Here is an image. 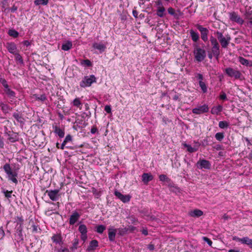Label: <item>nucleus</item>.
I'll list each match as a JSON object with an SVG mask.
<instances>
[{"label": "nucleus", "instance_id": "72a5a7b5", "mask_svg": "<svg viewBox=\"0 0 252 252\" xmlns=\"http://www.w3.org/2000/svg\"><path fill=\"white\" fill-rule=\"evenodd\" d=\"M229 126V124L228 122L226 121H220L219 123V126L220 128H226Z\"/></svg>", "mask_w": 252, "mask_h": 252}, {"label": "nucleus", "instance_id": "ddd939ff", "mask_svg": "<svg viewBox=\"0 0 252 252\" xmlns=\"http://www.w3.org/2000/svg\"><path fill=\"white\" fill-rule=\"evenodd\" d=\"M142 181L144 184L148 183L154 179L153 176L151 173H144L142 175Z\"/></svg>", "mask_w": 252, "mask_h": 252}, {"label": "nucleus", "instance_id": "0e129e2a", "mask_svg": "<svg viewBox=\"0 0 252 252\" xmlns=\"http://www.w3.org/2000/svg\"><path fill=\"white\" fill-rule=\"evenodd\" d=\"M97 128L95 126H93L91 129V132L92 134H94L97 131Z\"/></svg>", "mask_w": 252, "mask_h": 252}, {"label": "nucleus", "instance_id": "774afa93", "mask_svg": "<svg viewBox=\"0 0 252 252\" xmlns=\"http://www.w3.org/2000/svg\"><path fill=\"white\" fill-rule=\"evenodd\" d=\"M17 10V7L15 6V5H13L11 8V12L14 13Z\"/></svg>", "mask_w": 252, "mask_h": 252}, {"label": "nucleus", "instance_id": "c03bdc74", "mask_svg": "<svg viewBox=\"0 0 252 252\" xmlns=\"http://www.w3.org/2000/svg\"><path fill=\"white\" fill-rule=\"evenodd\" d=\"M15 56V60L16 61L19 62V63L21 64L24 63V61L22 56L17 52L16 54H14Z\"/></svg>", "mask_w": 252, "mask_h": 252}, {"label": "nucleus", "instance_id": "9b49d317", "mask_svg": "<svg viewBox=\"0 0 252 252\" xmlns=\"http://www.w3.org/2000/svg\"><path fill=\"white\" fill-rule=\"evenodd\" d=\"M5 47L8 52L12 54H16L18 50L16 45L14 42H7Z\"/></svg>", "mask_w": 252, "mask_h": 252}, {"label": "nucleus", "instance_id": "2f4dec72", "mask_svg": "<svg viewBox=\"0 0 252 252\" xmlns=\"http://www.w3.org/2000/svg\"><path fill=\"white\" fill-rule=\"evenodd\" d=\"M78 230L81 233V234H85L87 233V228L85 224H81L79 226Z\"/></svg>", "mask_w": 252, "mask_h": 252}, {"label": "nucleus", "instance_id": "c756f323", "mask_svg": "<svg viewBox=\"0 0 252 252\" xmlns=\"http://www.w3.org/2000/svg\"><path fill=\"white\" fill-rule=\"evenodd\" d=\"M238 61L242 65H246L247 66L249 65L250 62L248 60L245 59L242 57H239Z\"/></svg>", "mask_w": 252, "mask_h": 252}, {"label": "nucleus", "instance_id": "f03ea898", "mask_svg": "<svg viewBox=\"0 0 252 252\" xmlns=\"http://www.w3.org/2000/svg\"><path fill=\"white\" fill-rule=\"evenodd\" d=\"M215 34L221 48L223 49L227 48L231 40L230 35L227 34L224 36L222 33L220 31H217Z\"/></svg>", "mask_w": 252, "mask_h": 252}, {"label": "nucleus", "instance_id": "a18cd8bd", "mask_svg": "<svg viewBox=\"0 0 252 252\" xmlns=\"http://www.w3.org/2000/svg\"><path fill=\"white\" fill-rule=\"evenodd\" d=\"M159 179L160 181L162 182H169L170 179L166 176V175L164 174H161L159 176Z\"/></svg>", "mask_w": 252, "mask_h": 252}, {"label": "nucleus", "instance_id": "f257e3e1", "mask_svg": "<svg viewBox=\"0 0 252 252\" xmlns=\"http://www.w3.org/2000/svg\"><path fill=\"white\" fill-rule=\"evenodd\" d=\"M3 169L7 175L8 180L15 185L18 184V173L16 171H13L9 163L5 164L3 166Z\"/></svg>", "mask_w": 252, "mask_h": 252}, {"label": "nucleus", "instance_id": "de8ad7c7", "mask_svg": "<svg viewBox=\"0 0 252 252\" xmlns=\"http://www.w3.org/2000/svg\"><path fill=\"white\" fill-rule=\"evenodd\" d=\"M8 140L10 142L13 143L18 140V138L16 135H9Z\"/></svg>", "mask_w": 252, "mask_h": 252}, {"label": "nucleus", "instance_id": "bb28decb", "mask_svg": "<svg viewBox=\"0 0 252 252\" xmlns=\"http://www.w3.org/2000/svg\"><path fill=\"white\" fill-rule=\"evenodd\" d=\"M72 44L70 41H67L62 46V49L64 51H68L72 48Z\"/></svg>", "mask_w": 252, "mask_h": 252}, {"label": "nucleus", "instance_id": "39448f33", "mask_svg": "<svg viewBox=\"0 0 252 252\" xmlns=\"http://www.w3.org/2000/svg\"><path fill=\"white\" fill-rule=\"evenodd\" d=\"M225 73L230 77H234L236 79L241 78L242 74L240 71L235 70L231 67H227L225 69Z\"/></svg>", "mask_w": 252, "mask_h": 252}, {"label": "nucleus", "instance_id": "09e8293b", "mask_svg": "<svg viewBox=\"0 0 252 252\" xmlns=\"http://www.w3.org/2000/svg\"><path fill=\"white\" fill-rule=\"evenodd\" d=\"M195 77L198 80V81H203L204 77L202 74L196 73L195 74Z\"/></svg>", "mask_w": 252, "mask_h": 252}, {"label": "nucleus", "instance_id": "aec40b11", "mask_svg": "<svg viewBox=\"0 0 252 252\" xmlns=\"http://www.w3.org/2000/svg\"><path fill=\"white\" fill-rule=\"evenodd\" d=\"M189 33L192 41L194 42H197L199 38V33L193 30H190L189 31Z\"/></svg>", "mask_w": 252, "mask_h": 252}, {"label": "nucleus", "instance_id": "8fccbe9b", "mask_svg": "<svg viewBox=\"0 0 252 252\" xmlns=\"http://www.w3.org/2000/svg\"><path fill=\"white\" fill-rule=\"evenodd\" d=\"M12 193V191H8V190H4L3 193L5 197L7 198H9L11 197V193Z\"/></svg>", "mask_w": 252, "mask_h": 252}, {"label": "nucleus", "instance_id": "a878e982", "mask_svg": "<svg viewBox=\"0 0 252 252\" xmlns=\"http://www.w3.org/2000/svg\"><path fill=\"white\" fill-rule=\"evenodd\" d=\"M210 41L212 46V47H220L219 43L217 40V39L213 36H211L210 37Z\"/></svg>", "mask_w": 252, "mask_h": 252}, {"label": "nucleus", "instance_id": "c9c22d12", "mask_svg": "<svg viewBox=\"0 0 252 252\" xmlns=\"http://www.w3.org/2000/svg\"><path fill=\"white\" fill-rule=\"evenodd\" d=\"M4 92L10 98H14L15 97V92L11 90L10 89L4 90Z\"/></svg>", "mask_w": 252, "mask_h": 252}, {"label": "nucleus", "instance_id": "f3484780", "mask_svg": "<svg viewBox=\"0 0 252 252\" xmlns=\"http://www.w3.org/2000/svg\"><path fill=\"white\" fill-rule=\"evenodd\" d=\"M116 229L111 227L108 229V238L110 241H114L115 239Z\"/></svg>", "mask_w": 252, "mask_h": 252}, {"label": "nucleus", "instance_id": "c85d7f7f", "mask_svg": "<svg viewBox=\"0 0 252 252\" xmlns=\"http://www.w3.org/2000/svg\"><path fill=\"white\" fill-rule=\"evenodd\" d=\"M164 7H157V15L159 17H163L165 14Z\"/></svg>", "mask_w": 252, "mask_h": 252}, {"label": "nucleus", "instance_id": "7c9ffc66", "mask_svg": "<svg viewBox=\"0 0 252 252\" xmlns=\"http://www.w3.org/2000/svg\"><path fill=\"white\" fill-rule=\"evenodd\" d=\"M49 0H35L34 1V4L36 5H47L48 3Z\"/></svg>", "mask_w": 252, "mask_h": 252}, {"label": "nucleus", "instance_id": "e433bc0d", "mask_svg": "<svg viewBox=\"0 0 252 252\" xmlns=\"http://www.w3.org/2000/svg\"><path fill=\"white\" fill-rule=\"evenodd\" d=\"M72 103L74 106L79 108L80 109L81 108L82 103L79 98H76L74 99Z\"/></svg>", "mask_w": 252, "mask_h": 252}, {"label": "nucleus", "instance_id": "5701e85b", "mask_svg": "<svg viewBox=\"0 0 252 252\" xmlns=\"http://www.w3.org/2000/svg\"><path fill=\"white\" fill-rule=\"evenodd\" d=\"M241 243L249 246L250 248L252 249V239L248 237H244L242 238Z\"/></svg>", "mask_w": 252, "mask_h": 252}, {"label": "nucleus", "instance_id": "6e6d98bb", "mask_svg": "<svg viewBox=\"0 0 252 252\" xmlns=\"http://www.w3.org/2000/svg\"><path fill=\"white\" fill-rule=\"evenodd\" d=\"M220 98L223 100H226L227 99L226 95L224 92H221L220 95Z\"/></svg>", "mask_w": 252, "mask_h": 252}, {"label": "nucleus", "instance_id": "f8f14e48", "mask_svg": "<svg viewBox=\"0 0 252 252\" xmlns=\"http://www.w3.org/2000/svg\"><path fill=\"white\" fill-rule=\"evenodd\" d=\"M114 194L124 203L129 202L130 199L129 195H123L117 190L115 191Z\"/></svg>", "mask_w": 252, "mask_h": 252}, {"label": "nucleus", "instance_id": "052dcab7", "mask_svg": "<svg viewBox=\"0 0 252 252\" xmlns=\"http://www.w3.org/2000/svg\"><path fill=\"white\" fill-rule=\"evenodd\" d=\"M147 248L150 251H153L155 249L154 245L152 244L148 245Z\"/></svg>", "mask_w": 252, "mask_h": 252}, {"label": "nucleus", "instance_id": "dca6fc26", "mask_svg": "<svg viewBox=\"0 0 252 252\" xmlns=\"http://www.w3.org/2000/svg\"><path fill=\"white\" fill-rule=\"evenodd\" d=\"M98 246V243L97 240H92L89 244V245L87 249L88 252L94 251Z\"/></svg>", "mask_w": 252, "mask_h": 252}, {"label": "nucleus", "instance_id": "3c124183", "mask_svg": "<svg viewBox=\"0 0 252 252\" xmlns=\"http://www.w3.org/2000/svg\"><path fill=\"white\" fill-rule=\"evenodd\" d=\"M72 140V137L70 135L68 134L66 136L64 140H63L64 143H65L66 144L67 142H70Z\"/></svg>", "mask_w": 252, "mask_h": 252}, {"label": "nucleus", "instance_id": "6e6552de", "mask_svg": "<svg viewBox=\"0 0 252 252\" xmlns=\"http://www.w3.org/2000/svg\"><path fill=\"white\" fill-rule=\"evenodd\" d=\"M208 111L209 107L208 105L204 104L196 108H193L192 110V112L193 114L199 115L204 113L207 112Z\"/></svg>", "mask_w": 252, "mask_h": 252}, {"label": "nucleus", "instance_id": "bf43d9fd", "mask_svg": "<svg viewBox=\"0 0 252 252\" xmlns=\"http://www.w3.org/2000/svg\"><path fill=\"white\" fill-rule=\"evenodd\" d=\"M78 244V240L77 239H75L74 242L73 243L72 249H76L77 248Z\"/></svg>", "mask_w": 252, "mask_h": 252}, {"label": "nucleus", "instance_id": "a19ab883", "mask_svg": "<svg viewBox=\"0 0 252 252\" xmlns=\"http://www.w3.org/2000/svg\"><path fill=\"white\" fill-rule=\"evenodd\" d=\"M216 139L219 141H221L224 138V135L223 132H218L215 136Z\"/></svg>", "mask_w": 252, "mask_h": 252}, {"label": "nucleus", "instance_id": "cd10ccee", "mask_svg": "<svg viewBox=\"0 0 252 252\" xmlns=\"http://www.w3.org/2000/svg\"><path fill=\"white\" fill-rule=\"evenodd\" d=\"M0 107H1L2 112L5 114L8 113V112L11 109L9 106L2 102L0 103Z\"/></svg>", "mask_w": 252, "mask_h": 252}, {"label": "nucleus", "instance_id": "4d7b16f0", "mask_svg": "<svg viewBox=\"0 0 252 252\" xmlns=\"http://www.w3.org/2000/svg\"><path fill=\"white\" fill-rule=\"evenodd\" d=\"M104 110L108 113H111V107L110 105H106L104 108Z\"/></svg>", "mask_w": 252, "mask_h": 252}, {"label": "nucleus", "instance_id": "338daca9", "mask_svg": "<svg viewBox=\"0 0 252 252\" xmlns=\"http://www.w3.org/2000/svg\"><path fill=\"white\" fill-rule=\"evenodd\" d=\"M208 58L210 59H212L213 57H214V54L211 51L208 52Z\"/></svg>", "mask_w": 252, "mask_h": 252}, {"label": "nucleus", "instance_id": "58836bf2", "mask_svg": "<svg viewBox=\"0 0 252 252\" xmlns=\"http://www.w3.org/2000/svg\"><path fill=\"white\" fill-rule=\"evenodd\" d=\"M52 240L54 243L59 244L61 242L62 239L60 235H55L52 237Z\"/></svg>", "mask_w": 252, "mask_h": 252}, {"label": "nucleus", "instance_id": "2eb2a0df", "mask_svg": "<svg viewBox=\"0 0 252 252\" xmlns=\"http://www.w3.org/2000/svg\"><path fill=\"white\" fill-rule=\"evenodd\" d=\"M80 218V215L77 212H74L72 213V214L70 216L69 218V224L70 225H73L77 221L79 220Z\"/></svg>", "mask_w": 252, "mask_h": 252}, {"label": "nucleus", "instance_id": "6ab92c4d", "mask_svg": "<svg viewBox=\"0 0 252 252\" xmlns=\"http://www.w3.org/2000/svg\"><path fill=\"white\" fill-rule=\"evenodd\" d=\"M93 47L94 49L98 50L100 52H103L106 49V46L101 43H94L93 44Z\"/></svg>", "mask_w": 252, "mask_h": 252}, {"label": "nucleus", "instance_id": "1a4fd4ad", "mask_svg": "<svg viewBox=\"0 0 252 252\" xmlns=\"http://www.w3.org/2000/svg\"><path fill=\"white\" fill-rule=\"evenodd\" d=\"M196 166L199 169H209L211 167L210 162L206 159H200L196 163Z\"/></svg>", "mask_w": 252, "mask_h": 252}, {"label": "nucleus", "instance_id": "e2e57ef3", "mask_svg": "<svg viewBox=\"0 0 252 252\" xmlns=\"http://www.w3.org/2000/svg\"><path fill=\"white\" fill-rule=\"evenodd\" d=\"M233 240L236 241L237 242H242V238H240L237 236H234L232 239Z\"/></svg>", "mask_w": 252, "mask_h": 252}, {"label": "nucleus", "instance_id": "79ce46f5", "mask_svg": "<svg viewBox=\"0 0 252 252\" xmlns=\"http://www.w3.org/2000/svg\"><path fill=\"white\" fill-rule=\"evenodd\" d=\"M106 227L103 225H99L96 227V232L101 234L105 230Z\"/></svg>", "mask_w": 252, "mask_h": 252}, {"label": "nucleus", "instance_id": "49530a36", "mask_svg": "<svg viewBox=\"0 0 252 252\" xmlns=\"http://www.w3.org/2000/svg\"><path fill=\"white\" fill-rule=\"evenodd\" d=\"M245 18L247 19H252V11L249 10L246 11L245 14Z\"/></svg>", "mask_w": 252, "mask_h": 252}, {"label": "nucleus", "instance_id": "0eeeda50", "mask_svg": "<svg viewBox=\"0 0 252 252\" xmlns=\"http://www.w3.org/2000/svg\"><path fill=\"white\" fill-rule=\"evenodd\" d=\"M46 193H47L50 199L53 201H57L60 196L59 189L47 190Z\"/></svg>", "mask_w": 252, "mask_h": 252}, {"label": "nucleus", "instance_id": "13d9d810", "mask_svg": "<svg viewBox=\"0 0 252 252\" xmlns=\"http://www.w3.org/2000/svg\"><path fill=\"white\" fill-rule=\"evenodd\" d=\"M194 145L193 146V148L194 149H196V151H197L200 146V144L199 142L197 141H194Z\"/></svg>", "mask_w": 252, "mask_h": 252}, {"label": "nucleus", "instance_id": "37998d69", "mask_svg": "<svg viewBox=\"0 0 252 252\" xmlns=\"http://www.w3.org/2000/svg\"><path fill=\"white\" fill-rule=\"evenodd\" d=\"M81 64L83 65H85L88 67L91 66L92 65L91 62L88 59L82 60L81 62Z\"/></svg>", "mask_w": 252, "mask_h": 252}, {"label": "nucleus", "instance_id": "4be33fe9", "mask_svg": "<svg viewBox=\"0 0 252 252\" xmlns=\"http://www.w3.org/2000/svg\"><path fill=\"white\" fill-rule=\"evenodd\" d=\"M54 132L56 134H58V135L60 138H63L64 137V132L63 129H61L59 127H58L57 126H54Z\"/></svg>", "mask_w": 252, "mask_h": 252}, {"label": "nucleus", "instance_id": "b1692460", "mask_svg": "<svg viewBox=\"0 0 252 252\" xmlns=\"http://www.w3.org/2000/svg\"><path fill=\"white\" fill-rule=\"evenodd\" d=\"M13 117L20 124H24V119L21 115L18 113H14L13 114Z\"/></svg>", "mask_w": 252, "mask_h": 252}, {"label": "nucleus", "instance_id": "603ef678", "mask_svg": "<svg viewBox=\"0 0 252 252\" xmlns=\"http://www.w3.org/2000/svg\"><path fill=\"white\" fill-rule=\"evenodd\" d=\"M202 239L205 242H207L210 246H212L213 243L210 239L206 237H203Z\"/></svg>", "mask_w": 252, "mask_h": 252}, {"label": "nucleus", "instance_id": "9d476101", "mask_svg": "<svg viewBox=\"0 0 252 252\" xmlns=\"http://www.w3.org/2000/svg\"><path fill=\"white\" fill-rule=\"evenodd\" d=\"M229 19L232 22H235L240 25H243L244 20L236 12H232L229 13Z\"/></svg>", "mask_w": 252, "mask_h": 252}, {"label": "nucleus", "instance_id": "5fc2aeb1", "mask_svg": "<svg viewBox=\"0 0 252 252\" xmlns=\"http://www.w3.org/2000/svg\"><path fill=\"white\" fill-rule=\"evenodd\" d=\"M155 4L157 7H164L160 0H156L155 1Z\"/></svg>", "mask_w": 252, "mask_h": 252}, {"label": "nucleus", "instance_id": "423d86ee", "mask_svg": "<svg viewBox=\"0 0 252 252\" xmlns=\"http://www.w3.org/2000/svg\"><path fill=\"white\" fill-rule=\"evenodd\" d=\"M197 29L200 31L201 33V38L204 42H207L208 40V35L209 34V30L203 27L201 25L197 24L196 25Z\"/></svg>", "mask_w": 252, "mask_h": 252}, {"label": "nucleus", "instance_id": "680f3d73", "mask_svg": "<svg viewBox=\"0 0 252 252\" xmlns=\"http://www.w3.org/2000/svg\"><path fill=\"white\" fill-rule=\"evenodd\" d=\"M81 238L83 241H85L87 238V234H81Z\"/></svg>", "mask_w": 252, "mask_h": 252}, {"label": "nucleus", "instance_id": "69168bd1", "mask_svg": "<svg viewBox=\"0 0 252 252\" xmlns=\"http://www.w3.org/2000/svg\"><path fill=\"white\" fill-rule=\"evenodd\" d=\"M23 44L25 45V46H29L31 45V43L30 42L28 41V40H25L23 42Z\"/></svg>", "mask_w": 252, "mask_h": 252}, {"label": "nucleus", "instance_id": "393cba45", "mask_svg": "<svg viewBox=\"0 0 252 252\" xmlns=\"http://www.w3.org/2000/svg\"><path fill=\"white\" fill-rule=\"evenodd\" d=\"M214 54V57L216 59H218L220 55V47H212L211 51Z\"/></svg>", "mask_w": 252, "mask_h": 252}, {"label": "nucleus", "instance_id": "20e7f679", "mask_svg": "<svg viewBox=\"0 0 252 252\" xmlns=\"http://www.w3.org/2000/svg\"><path fill=\"white\" fill-rule=\"evenodd\" d=\"M96 82V78L94 75L85 76L80 83L81 87L85 88L90 87L91 85Z\"/></svg>", "mask_w": 252, "mask_h": 252}, {"label": "nucleus", "instance_id": "412c9836", "mask_svg": "<svg viewBox=\"0 0 252 252\" xmlns=\"http://www.w3.org/2000/svg\"><path fill=\"white\" fill-rule=\"evenodd\" d=\"M203 212L199 209H195L189 212V214L192 217H199L203 215Z\"/></svg>", "mask_w": 252, "mask_h": 252}, {"label": "nucleus", "instance_id": "864d4df0", "mask_svg": "<svg viewBox=\"0 0 252 252\" xmlns=\"http://www.w3.org/2000/svg\"><path fill=\"white\" fill-rule=\"evenodd\" d=\"M36 99L40 100L41 101H44L46 99V97L45 94L40 95L39 96H36Z\"/></svg>", "mask_w": 252, "mask_h": 252}, {"label": "nucleus", "instance_id": "a211bd4d", "mask_svg": "<svg viewBox=\"0 0 252 252\" xmlns=\"http://www.w3.org/2000/svg\"><path fill=\"white\" fill-rule=\"evenodd\" d=\"M222 110V106L220 105H219L217 106H214L211 111V112L212 114L214 115H219L220 112H221Z\"/></svg>", "mask_w": 252, "mask_h": 252}, {"label": "nucleus", "instance_id": "4468645a", "mask_svg": "<svg viewBox=\"0 0 252 252\" xmlns=\"http://www.w3.org/2000/svg\"><path fill=\"white\" fill-rule=\"evenodd\" d=\"M167 11L169 14L173 16L176 19H178L181 16L183 15V13L181 12L180 10H178L176 12L175 10L172 7L168 8Z\"/></svg>", "mask_w": 252, "mask_h": 252}, {"label": "nucleus", "instance_id": "7ed1b4c3", "mask_svg": "<svg viewBox=\"0 0 252 252\" xmlns=\"http://www.w3.org/2000/svg\"><path fill=\"white\" fill-rule=\"evenodd\" d=\"M193 53L195 59L197 62H201L205 59L206 56L205 50L201 49L199 47H197L194 49Z\"/></svg>", "mask_w": 252, "mask_h": 252}, {"label": "nucleus", "instance_id": "f704fd0d", "mask_svg": "<svg viewBox=\"0 0 252 252\" xmlns=\"http://www.w3.org/2000/svg\"><path fill=\"white\" fill-rule=\"evenodd\" d=\"M8 34L9 36L15 38L18 37L19 35L18 32L13 29L9 30L8 32Z\"/></svg>", "mask_w": 252, "mask_h": 252}, {"label": "nucleus", "instance_id": "ea45409f", "mask_svg": "<svg viewBox=\"0 0 252 252\" xmlns=\"http://www.w3.org/2000/svg\"><path fill=\"white\" fill-rule=\"evenodd\" d=\"M128 223L133 224L137 221V219L134 216H130L127 218Z\"/></svg>", "mask_w": 252, "mask_h": 252}, {"label": "nucleus", "instance_id": "473e14b6", "mask_svg": "<svg viewBox=\"0 0 252 252\" xmlns=\"http://www.w3.org/2000/svg\"><path fill=\"white\" fill-rule=\"evenodd\" d=\"M199 85L203 93H205L207 91V87L205 83L203 81H198Z\"/></svg>", "mask_w": 252, "mask_h": 252}, {"label": "nucleus", "instance_id": "4c0bfd02", "mask_svg": "<svg viewBox=\"0 0 252 252\" xmlns=\"http://www.w3.org/2000/svg\"><path fill=\"white\" fill-rule=\"evenodd\" d=\"M183 146L184 147L187 148L188 152L192 153L196 152V149H194L193 147H191L190 145L186 143H184Z\"/></svg>", "mask_w": 252, "mask_h": 252}]
</instances>
